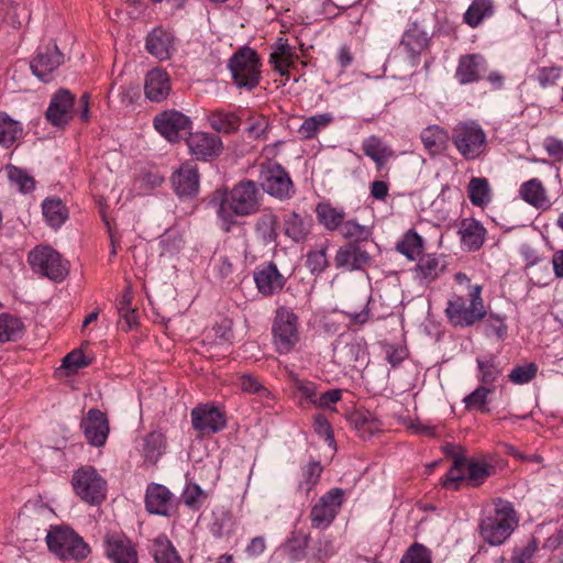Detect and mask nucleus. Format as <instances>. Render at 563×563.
Returning a JSON list of instances; mask_svg holds the SVG:
<instances>
[{
	"label": "nucleus",
	"mask_w": 563,
	"mask_h": 563,
	"mask_svg": "<svg viewBox=\"0 0 563 563\" xmlns=\"http://www.w3.org/2000/svg\"><path fill=\"white\" fill-rule=\"evenodd\" d=\"M262 200L263 192L257 183L243 179L230 190L217 189L210 205L216 208L221 229L230 232L238 224V217H249L260 211Z\"/></svg>",
	"instance_id": "1"
},
{
	"label": "nucleus",
	"mask_w": 563,
	"mask_h": 563,
	"mask_svg": "<svg viewBox=\"0 0 563 563\" xmlns=\"http://www.w3.org/2000/svg\"><path fill=\"white\" fill-rule=\"evenodd\" d=\"M482 286H470L466 295L452 294L446 302L444 314L454 328H470L486 317L482 298Z\"/></svg>",
	"instance_id": "2"
},
{
	"label": "nucleus",
	"mask_w": 563,
	"mask_h": 563,
	"mask_svg": "<svg viewBox=\"0 0 563 563\" xmlns=\"http://www.w3.org/2000/svg\"><path fill=\"white\" fill-rule=\"evenodd\" d=\"M517 527V519L511 503L498 499L495 509L481 519L478 532L482 539L493 547L501 545Z\"/></svg>",
	"instance_id": "3"
},
{
	"label": "nucleus",
	"mask_w": 563,
	"mask_h": 563,
	"mask_svg": "<svg viewBox=\"0 0 563 563\" xmlns=\"http://www.w3.org/2000/svg\"><path fill=\"white\" fill-rule=\"evenodd\" d=\"M495 473V466L485 459H465L456 456L452 467L442 479L443 487L457 490L460 484L465 482L471 487L481 486Z\"/></svg>",
	"instance_id": "4"
},
{
	"label": "nucleus",
	"mask_w": 563,
	"mask_h": 563,
	"mask_svg": "<svg viewBox=\"0 0 563 563\" xmlns=\"http://www.w3.org/2000/svg\"><path fill=\"white\" fill-rule=\"evenodd\" d=\"M32 272L54 283L63 282L69 274V264L51 245L38 244L27 254Z\"/></svg>",
	"instance_id": "5"
},
{
	"label": "nucleus",
	"mask_w": 563,
	"mask_h": 563,
	"mask_svg": "<svg viewBox=\"0 0 563 563\" xmlns=\"http://www.w3.org/2000/svg\"><path fill=\"white\" fill-rule=\"evenodd\" d=\"M273 344L279 354H288L299 342L297 314L287 307L276 310L273 327Z\"/></svg>",
	"instance_id": "6"
},
{
	"label": "nucleus",
	"mask_w": 563,
	"mask_h": 563,
	"mask_svg": "<svg viewBox=\"0 0 563 563\" xmlns=\"http://www.w3.org/2000/svg\"><path fill=\"white\" fill-rule=\"evenodd\" d=\"M48 549L66 560L85 559L90 549L84 539L68 527H56L46 536Z\"/></svg>",
	"instance_id": "7"
},
{
	"label": "nucleus",
	"mask_w": 563,
	"mask_h": 563,
	"mask_svg": "<svg viewBox=\"0 0 563 563\" xmlns=\"http://www.w3.org/2000/svg\"><path fill=\"white\" fill-rule=\"evenodd\" d=\"M258 178L261 188L280 201L292 198L296 192L288 172L277 162L261 164Z\"/></svg>",
	"instance_id": "8"
},
{
	"label": "nucleus",
	"mask_w": 563,
	"mask_h": 563,
	"mask_svg": "<svg viewBox=\"0 0 563 563\" xmlns=\"http://www.w3.org/2000/svg\"><path fill=\"white\" fill-rule=\"evenodd\" d=\"M452 141L466 159L478 158L486 150V134L475 121L461 122L453 129Z\"/></svg>",
	"instance_id": "9"
},
{
	"label": "nucleus",
	"mask_w": 563,
	"mask_h": 563,
	"mask_svg": "<svg viewBox=\"0 0 563 563\" xmlns=\"http://www.w3.org/2000/svg\"><path fill=\"white\" fill-rule=\"evenodd\" d=\"M71 484L76 495L90 505H98L106 498L107 483L92 466L78 468Z\"/></svg>",
	"instance_id": "10"
},
{
	"label": "nucleus",
	"mask_w": 563,
	"mask_h": 563,
	"mask_svg": "<svg viewBox=\"0 0 563 563\" xmlns=\"http://www.w3.org/2000/svg\"><path fill=\"white\" fill-rule=\"evenodd\" d=\"M344 490L331 488L322 495L310 510L311 526L314 529H327L334 521L343 505Z\"/></svg>",
	"instance_id": "11"
},
{
	"label": "nucleus",
	"mask_w": 563,
	"mask_h": 563,
	"mask_svg": "<svg viewBox=\"0 0 563 563\" xmlns=\"http://www.w3.org/2000/svg\"><path fill=\"white\" fill-rule=\"evenodd\" d=\"M190 416L194 429L201 434L217 433L227 424L224 413L210 404L195 407Z\"/></svg>",
	"instance_id": "12"
},
{
	"label": "nucleus",
	"mask_w": 563,
	"mask_h": 563,
	"mask_svg": "<svg viewBox=\"0 0 563 563\" xmlns=\"http://www.w3.org/2000/svg\"><path fill=\"white\" fill-rule=\"evenodd\" d=\"M190 123V119L177 110H165L153 120L155 130L169 142L178 141L180 133L186 132Z\"/></svg>",
	"instance_id": "13"
},
{
	"label": "nucleus",
	"mask_w": 563,
	"mask_h": 563,
	"mask_svg": "<svg viewBox=\"0 0 563 563\" xmlns=\"http://www.w3.org/2000/svg\"><path fill=\"white\" fill-rule=\"evenodd\" d=\"M145 508L151 514L170 517L177 508V499L166 486L152 483L146 488Z\"/></svg>",
	"instance_id": "14"
},
{
	"label": "nucleus",
	"mask_w": 563,
	"mask_h": 563,
	"mask_svg": "<svg viewBox=\"0 0 563 563\" xmlns=\"http://www.w3.org/2000/svg\"><path fill=\"white\" fill-rule=\"evenodd\" d=\"M87 442L96 448L103 446L109 435V421L104 412L90 409L80 422Z\"/></svg>",
	"instance_id": "15"
},
{
	"label": "nucleus",
	"mask_w": 563,
	"mask_h": 563,
	"mask_svg": "<svg viewBox=\"0 0 563 563\" xmlns=\"http://www.w3.org/2000/svg\"><path fill=\"white\" fill-rule=\"evenodd\" d=\"M104 554L111 563H139L135 545L122 534L113 533L106 536Z\"/></svg>",
	"instance_id": "16"
},
{
	"label": "nucleus",
	"mask_w": 563,
	"mask_h": 563,
	"mask_svg": "<svg viewBox=\"0 0 563 563\" xmlns=\"http://www.w3.org/2000/svg\"><path fill=\"white\" fill-rule=\"evenodd\" d=\"M75 98L66 89H59L53 95L45 112L46 120L56 128L66 126L71 120V109Z\"/></svg>",
	"instance_id": "17"
},
{
	"label": "nucleus",
	"mask_w": 563,
	"mask_h": 563,
	"mask_svg": "<svg viewBox=\"0 0 563 563\" xmlns=\"http://www.w3.org/2000/svg\"><path fill=\"white\" fill-rule=\"evenodd\" d=\"M371 260L368 252L358 243L350 242L339 247L334 256V265L338 269L353 272L366 267Z\"/></svg>",
	"instance_id": "18"
},
{
	"label": "nucleus",
	"mask_w": 563,
	"mask_h": 563,
	"mask_svg": "<svg viewBox=\"0 0 563 563\" xmlns=\"http://www.w3.org/2000/svg\"><path fill=\"white\" fill-rule=\"evenodd\" d=\"M334 356L340 365L361 371L368 363L367 344L363 339H353L335 349Z\"/></svg>",
	"instance_id": "19"
},
{
	"label": "nucleus",
	"mask_w": 563,
	"mask_h": 563,
	"mask_svg": "<svg viewBox=\"0 0 563 563\" xmlns=\"http://www.w3.org/2000/svg\"><path fill=\"white\" fill-rule=\"evenodd\" d=\"M147 52L159 60H167L176 51L175 36L170 31L155 27L146 36Z\"/></svg>",
	"instance_id": "20"
},
{
	"label": "nucleus",
	"mask_w": 563,
	"mask_h": 563,
	"mask_svg": "<svg viewBox=\"0 0 563 563\" xmlns=\"http://www.w3.org/2000/svg\"><path fill=\"white\" fill-rule=\"evenodd\" d=\"M190 153L197 158L207 161L218 156L222 148L221 139L212 133L196 132L187 141Z\"/></svg>",
	"instance_id": "21"
},
{
	"label": "nucleus",
	"mask_w": 563,
	"mask_h": 563,
	"mask_svg": "<svg viewBox=\"0 0 563 563\" xmlns=\"http://www.w3.org/2000/svg\"><path fill=\"white\" fill-rule=\"evenodd\" d=\"M173 186L179 197H194L199 189V174L195 164L185 163L174 173Z\"/></svg>",
	"instance_id": "22"
},
{
	"label": "nucleus",
	"mask_w": 563,
	"mask_h": 563,
	"mask_svg": "<svg viewBox=\"0 0 563 563\" xmlns=\"http://www.w3.org/2000/svg\"><path fill=\"white\" fill-rule=\"evenodd\" d=\"M446 269V262L444 257L437 256L435 254H424L418 260L413 269L415 278L420 284L428 285L437 280Z\"/></svg>",
	"instance_id": "23"
},
{
	"label": "nucleus",
	"mask_w": 563,
	"mask_h": 563,
	"mask_svg": "<svg viewBox=\"0 0 563 563\" xmlns=\"http://www.w3.org/2000/svg\"><path fill=\"white\" fill-rule=\"evenodd\" d=\"M312 219L297 211L284 214L283 229L287 238L295 243L305 242L311 233Z\"/></svg>",
	"instance_id": "24"
},
{
	"label": "nucleus",
	"mask_w": 563,
	"mask_h": 563,
	"mask_svg": "<svg viewBox=\"0 0 563 563\" xmlns=\"http://www.w3.org/2000/svg\"><path fill=\"white\" fill-rule=\"evenodd\" d=\"M254 282L258 291L264 296L279 292L285 284L283 275L276 264L272 262L254 272Z\"/></svg>",
	"instance_id": "25"
},
{
	"label": "nucleus",
	"mask_w": 563,
	"mask_h": 563,
	"mask_svg": "<svg viewBox=\"0 0 563 563\" xmlns=\"http://www.w3.org/2000/svg\"><path fill=\"white\" fill-rule=\"evenodd\" d=\"M462 249L467 252L479 250L485 241L486 229L474 218H465L461 221L459 228Z\"/></svg>",
	"instance_id": "26"
},
{
	"label": "nucleus",
	"mask_w": 563,
	"mask_h": 563,
	"mask_svg": "<svg viewBox=\"0 0 563 563\" xmlns=\"http://www.w3.org/2000/svg\"><path fill=\"white\" fill-rule=\"evenodd\" d=\"M172 91V78L168 73H146L144 95L151 102H163Z\"/></svg>",
	"instance_id": "27"
},
{
	"label": "nucleus",
	"mask_w": 563,
	"mask_h": 563,
	"mask_svg": "<svg viewBox=\"0 0 563 563\" xmlns=\"http://www.w3.org/2000/svg\"><path fill=\"white\" fill-rule=\"evenodd\" d=\"M429 41L430 38L427 32L417 26H413L404 33L400 46L407 53L410 67H416L418 65V58L427 48Z\"/></svg>",
	"instance_id": "28"
},
{
	"label": "nucleus",
	"mask_w": 563,
	"mask_h": 563,
	"mask_svg": "<svg viewBox=\"0 0 563 563\" xmlns=\"http://www.w3.org/2000/svg\"><path fill=\"white\" fill-rule=\"evenodd\" d=\"M278 223L279 219L277 214H275L271 209L264 210L254 224L256 239L264 245L275 244L279 236Z\"/></svg>",
	"instance_id": "29"
},
{
	"label": "nucleus",
	"mask_w": 563,
	"mask_h": 563,
	"mask_svg": "<svg viewBox=\"0 0 563 563\" xmlns=\"http://www.w3.org/2000/svg\"><path fill=\"white\" fill-rule=\"evenodd\" d=\"M64 63V55L58 49L55 43L41 46L37 49L36 56L31 60V70H56Z\"/></svg>",
	"instance_id": "30"
},
{
	"label": "nucleus",
	"mask_w": 563,
	"mask_h": 563,
	"mask_svg": "<svg viewBox=\"0 0 563 563\" xmlns=\"http://www.w3.org/2000/svg\"><path fill=\"white\" fill-rule=\"evenodd\" d=\"M207 120L214 131L224 134L236 132L241 124L240 115L234 111L225 109H214L209 111Z\"/></svg>",
	"instance_id": "31"
},
{
	"label": "nucleus",
	"mask_w": 563,
	"mask_h": 563,
	"mask_svg": "<svg viewBox=\"0 0 563 563\" xmlns=\"http://www.w3.org/2000/svg\"><path fill=\"white\" fill-rule=\"evenodd\" d=\"M520 196L529 205L538 209H549L551 203L547 197L545 188L542 183L532 178L520 186Z\"/></svg>",
	"instance_id": "32"
},
{
	"label": "nucleus",
	"mask_w": 563,
	"mask_h": 563,
	"mask_svg": "<svg viewBox=\"0 0 563 563\" xmlns=\"http://www.w3.org/2000/svg\"><path fill=\"white\" fill-rule=\"evenodd\" d=\"M296 59H298V55L287 40L278 38L272 46L269 62L274 64V70H286L294 66Z\"/></svg>",
	"instance_id": "33"
},
{
	"label": "nucleus",
	"mask_w": 563,
	"mask_h": 563,
	"mask_svg": "<svg viewBox=\"0 0 563 563\" xmlns=\"http://www.w3.org/2000/svg\"><path fill=\"white\" fill-rule=\"evenodd\" d=\"M362 151L375 162L377 169L394 156V151L376 135H371L362 142Z\"/></svg>",
	"instance_id": "34"
},
{
	"label": "nucleus",
	"mask_w": 563,
	"mask_h": 563,
	"mask_svg": "<svg viewBox=\"0 0 563 563\" xmlns=\"http://www.w3.org/2000/svg\"><path fill=\"white\" fill-rule=\"evenodd\" d=\"M309 539V534L302 531H292L283 543L282 551L290 562H299L306 558Z\"/></svg>",
	"instance_id": "35"
},
{
	"label": "nucleus",
	"mask_w": 563,
	"mask_h": 563,
	"mask_svg": "<svg viewBox=\"0 0 563 563\" xmlns=\"http://www.w3.org/2000/svg\"><path fill=\"white\" fill-rule=\"evenodd\" d=\"M316 214L319 223L330 231L340 229L345 218L343 208L334 207L329 202L318 203Z\"/></svg>",
	"instance_id": "36"
},
{
	"label": "nucleus",
	"mask_w": 563,
	"mask_h": 563,
	"mask_svg": "<svg viewBox=\"0 0 563 563\" xmlns=\"http://www.w3.org/2000/svg\"><path fill=\"white\" fill-rule=\"evenodd\" d=\"M42 213L46 223L55 230L68 219V210L58 198H46L42 203Z\"/></svg>",
	"instance_id": "37"
},
{
	"label": "nucleus",
	"mask_w": 563,
	"mask_h": 563,
	"mask_svg": "<svg viewBox=\"0 0 563 563\" xmlns=\"http://www.w3.org/2000/svg\"><path fill=\"white\" fill-rule=\"evenodd\" d=\"M152 555L155 563H183L176 548L165 534H159L153 540Z\"/></svg>",
	"instance_id": "38"
},
{
	"label": "nucleus",
	"mask_w": 563,
	"mask_h": 563,
	"mask_svg": "<svg viewBox=\"0 0 563 563\" xmlns=\"http://www.w3.org/2000/svg\"><path fill=\"white\" fill-rule=\"evenodd\" d=\"M467 196L475 207H485L492 201V188L485 177H472L467 185Z\"/></svg>",
	"instance_id": "39"
},
{
	"label": "nucleus",
	"mask_w": 563,
	"mask_h": 563,
	"mask_svg": "<svg viewBox=\"0 0 563 563\" xmlns=\"http://www.w3.org/2000/svg\"><path fill=\"white\" fill-rule=\"evenodd\" d=\"M420 139L428 153L437 155L444 150L448 142V133L439 125H430L422 130Z\"/></svg>",
	"instance_id": "40"
},
{
	"label": "nucleus",
	"mask_w": 563,
	"mask_h": 563,
	"mask_svg": "<svg viewBox=\"0 0 563 563\" xmlns=\"http://www.w3.org/2000/svg\"><path fill=\"white\" fill-rule=\"evenodd\" d=\"M260 66L257 53L249 46L235 52L228 64L229 70H257Z\"/></svg>",
	"instance_id": "41"
},
{
	"label": "nucleus",
	"mask_w": 563,
	"mask_h": 563,
	"mask_svg": "<svg viewBox=\"0 0 563 563\" xmlns=\"http://www.w3.org/2000/svg\"><path fill=\"white\" fill-rule=\"evenodd\" d=\"M494 14L493 0H473L464 13V22L471 27H477L485 19Z\"/></svg>",
	"instance_id": "42"
},
{
	"label": "nucleus",
	"mask_w": 563,
	"mask_h": 563,
	"mask_svg": "<svg viewBox=\"0 0 563 563\" xmlns=\"http://www.w3.org/2000/svg\"><path fill=\"white\" fill-rule=\"evenodd\" d=\"M23 322L10 313L0 314V342L16 341L23 335Z\"/></svg>",
	"instance_id": "43"
},
{
	"label": "nucleus",
	"mask_w": 563,
	"mask_h": 563,
	"mask_svg": "<svg viewBox=\"0 0 563 563\" xmlns=\"http://www.w3.org/2000/svg\"><path fill=\"white\" fill-rule=\"evenodd\" d=\"M22 134V124L0 112V145L9 148Z\"/></svg>",
	"instance_id": "44"
},
{
	"label": "nucleus",
	"mask_w": 563,
	"mask_h": 563,
	"mask_svg": "<svg viewBox=\"0 0 563 563\" xmlns=\"http://www.w3.org/2000/svg\"><path fill=\"white\" fill-rule=\"evenodd\" d=\"M333 121L331 113H319L305 119L298 129L299 135L309 140L314 137L321 130L325 129Z\"/></svg>",
	"instance_id": "45"
},
{
	"label": "nucleus",
	"mask_w": 563,
	"mask_h": 563,
	"mask_svg": "<svg viewBox=\"0 0 563 563\" xmlns=\"http://www.w3.org/2000/svg\"><path fill=\"white\" fill-rule=\"evenodd\" d=\"M478 376L481 386L495 387V383L501 375V369L493 357L482 360L477 358Z\"/></svg>",
	"instance_id": "46"
},
{
	"label": "nucleus",
	"mask_w": 563,
	"mask_h": 563,
	"mask_svg": "<svg viewBox=\"0 0 563 563\" xmlns=\"http://www.w3.org/2000/svg\"><path fill=\"white\" fill-rule=\"evenodd\" d=\"M165 448L164 435L154 431L144 438L143 455L145 460L155 463L163 454Z\"/></svg>",
	"instance_id": "47"
},
{
	"label": "nucleus",
	"mask_w": 563,
	"mask_h": 563,
	"mask_svg": "<svg viewBox=\"0 0 563 563\" xmlns=\"http://www.w3.org/2000/svg\"><path fill=\"white\" fill-rule=\"evenodd\" d=\"M494 391L495 387L479 385L474 391L463 399V402L468 410L477 409L482 412H487L489 410L486 406L488 402V396Z\"/></svg>",
	"instance_id": "48"
},
{
	"label": "nucleus",
	"mask_w": 563,
	"mask_h": 563,
	"mask_svg": "<svg viewBox=\"0 0 563 563\" xmlns=\"http://www.w3.org/2000/svg\"><path fill=\"white\" fill-rule=\"evenodd\" d=\"M397 250L409 260H415L423 250L421 236L410 230L406 233L402 241L397 244Z\"/></svg>",
	"instance_id": "49"
},
{
	"label": "nucleus",
	"mask_w": 563,
	"mask_h": 563,
	"mask_svg": "<svg viewBox=\"0 0 563 563\" xmlns=\"http://www.w3.org/2000/svg\"><path fill=\"white\" fill-rule=\"evenodd\" d=\"M342 236L346 240H354V243L358 241H366L369 239L372 232L366 225H362L354 220L343 221L340 227Z\"/></svg>",
	"instance_id": "50"
},
{
	"label": "nucleus",
	"mask_w": 563,
	"mask_h": 563,
	"mask_svg": "<svg viewBox=\"0 0 563 563\" xmlns=\"http://www.w3.org/2000/svg\"><path fill=\"white\" fill-rule=\"evenodd\" d=\"M327 245H322L319 250L309 251L307 254L306 266L313 275H320L328 267Z\"/></svg>",
	"instance_id": "51"
},
{
	"label": "nucleus",
	"mask_w": 563,
	"mask_h": 563,
	"mask_svg": "<svg viewBox=\"0 0 563 563\" xmlns=\"http://www.w3.org/2000/svg\"><path fill=\"white\" fill-rule=\"evenodd\" d=\"M538 366L534 363L515 366L508 375L509 380L516 385L530 383L537 375Z\"/></svg>",
	"instance_id": "52"
},
{
	"label": "nucleus",
	"mask_w": 563,
	"mask_h": 563,
	"mask_svg": "<svg viewBox=\"0 0 563 563\" xmlns=\"http://www.w3.org/2000/svg\"><path fill=\"white\" fill-rule=\"evenodd\" d=\"M322 473V466L319 462H311L302 470V481L299 483V489L309 493L319 482Z\"/></svg>",
	"instance_id": "53"
},
{
	"label": "nucleus",
	"mask_w": 563,
	"mask_h": 563,
	"mask_svg": "<svg viewBox=\"0 0 563 563\" xmlns=\"http://www.w3.org/2000/svg\"><path fill=\"white\" fill-rule=\"evenodd\" d=\"M399 563H432L430 550L420 543H413L405 552Z\"/></svg>",
	"instance_id": "54"
},
{
	"label": "nucleus",
	"mask_w": 563,
	"mask_h": 563,
	"mask_svg": "<svg viewBox=\"0 0 563 563\" xmlns=\"http://www.w3.org/2000/svg\"><path fill=\"white\" fill-rule=\"evenodd\" d=\"M538 548V541L534 538L530 539L523 547L514 549L509 563H533V556Z\"/></svg>",
	"instance_id": "55"
},
{
	"label": "nucleus",
	"mask_w": 563,
	"mask_h": 563,
	"mask_svg": "<svg viewBox=\"0 0 563 563\" xmlns=\"http://www.w3.org/2000/svg\"><path fill=\"white\" fill-rule=\"evenodd\" d=\"M183 501L191 509H199L207 495L201 487L195 483H188L183 492Z\"/></svg>",
	"instance_id": "56"
},
{
	"label": "nucleus",
	"mask_w": 563,
	"mask_h": 563,
	"mask_svg": "<svg viewBox=\"0 0 563 563\" xmlns=\"http://www.w3.org/2000/svg\"><path fill=\"white\" fill-rule=\"evenodd\" d=\"M8 177L11 183L18 186L21 192H30L34 189V179L23 169L11 166L8 168Z\"/></svg>",
	"instance_id": "57"
},
{
	"label": "nucleus",
	"mask_w": 563,
	"mask_h": 563,
	"mask_svg": "<svg viewBox=\"0 0 563 563\" xmlns=\"http://www.w3.org/2000/svg\"><path fill=\"white\" fill-rule=\"evenodd\" d=\"M508 334V327L505 317L499 314L489 313L486 319V335H494L498 340H505Z\"/></svg>",
	"instance_id": "58"
},
{
	"label": "nucleus",
	"mask_w": 563,
	"mask_h": 563,
	"mask_svg": "<svg viewBox=\"0 0 563 563\" xmlns=\"http://www.w3.org/2000/svg\"><path fill=\"white\" fill-rule=\"evenodd\" d=\"M239 386L243 391L256 394L262 398H269L271 391L253 375L244 374L239 378Z\"/></svg>",
	"instance_id": "59"
},
{
	"label": "nucleus",
	"mask_w": 563,
	"mask_h": 563,
	"mask_svg": "<svg viewBox=\"0 0 563 563\" xmlns=\"http://www.w3.org/2000/svg\"><path fill=\"white\" fill-rule=\"evenodd\" d=\"M88 364L89 362L86 360L82 351L74 350L63 358L62 367L67 369L68 374H73Z\"/></svg>",
	"instance_id": "60"
},
{
	"label": "nucleus",
	"mask_w": 563,
	"mask_h": 563,
	"mask_svg": "<svg viewBox=\"0 0 563 563\" xmlns=\"http://www.w3.org/2000/svg\"><path fill=\"white\" fill-rule=\"evenodd\" d=\"M231 77L239 89L252 90L260 82V73H231Z\"/></svg>",
	"instance_id": "61"
},
{
	"label": "nucleus",
	"mask_w": 563,
	"mask_h": 563,
	"mask_svg": "<svg viewBox=\"0 0 563 563\" xmlns=\"http://www.w3.org/2000/svg\"><path fill=\"white\" fill-rule=\"evenodd\" d=\"M342 398V390L339 388L329 389L320 395H317L314 406L319 408L334 410V405Z\"/></svg>",
	"instance_id": "62"
},
{
	"label": "nucleus",
	"mask_w": 563,
	"mask_h": 563,
	"mask_svg": "<svg viewBox=\"0 0 563 563\" xmlns=\"http://www.w3.org/2000/svg\"><path fill=\"white\" fill-rule=\"evenodd\" d=\"M487 67L486 59L481 54H470L460 58L457 70H479Z\"/></svg>",
	"instance_id": "63"
},
{
	"label": "nucleus",
	"mask_w": 563,
	"mask_h": 563,
	"mask_svg": "<svg viewBox=\"0 0 563 563\" xmlns=\"http://www.w3.org/2000/svg\"><path fill=\"white\" fill-rule=\"evenodd\" d=\"M543 147L550 157L555 161L563 159V140L554 136H547L543 141Z\"/></svg>",
	"instance_id": "64"
}]
</instances>
